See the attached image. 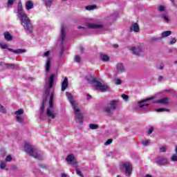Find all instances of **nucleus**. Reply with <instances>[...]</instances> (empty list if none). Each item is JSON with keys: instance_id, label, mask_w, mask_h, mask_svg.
I'll list each match as a JSON object with an SVG mask.
<instances>
[{"instance_id": "nucleus-17", "label": "nucleus", "mask_w": 177, "mask_h": 177, "mask_svg": "<svg viewBox=\"0 0 177 177\" xmlns=\"http://www.w3.org/2000/svg\"><path fill=\"white\" fill-rule=\"evenodd\" d=\"M68 86V79L65 77L62 83V91L64 92V91L67 89Z\"/></svg>"}, {"instance_id": "nucleus-6", "label": "nucleus", "mask_w": 177, "mask_h": 177, "mask_svg": "<svg viewBox=\"0 0 177 177\" xmlns=\"http://www.w3.org/2000/svg\"><path fill=\"white\" fill-rule=\"evenodd\" d=\"M118 107V100H111L104 108V111L108 115H113L114 111Z\"/></svg>"}, {"instance_id": "nucleus-9", "label": "nucleus", "mask_w": 177, "mask_h": 177, "mask_svg": "<svg viewBox=\"0 0 177 177\" xmlns=\"http://www.w3.org/2000/svg\"><path fill=\"white\" fill-rule=\"evenodd\" d=\"M15 114L17 122H19V124H24V120L21 116L23 115V114H24V110L19 109L18 111L15 112Z\"/></svg>"}, {"instance_id": "nucleus-10", "label": "nucleus", "mask_w": 177, "mask_h": 177, "mask_svg": "<svg viewBox=\"0 0 177 177\" xmlns=\"http://www.w3.org/2000/svg\"><path fill=\"white\" fill-rule=\"evenodd\" d=\"M87 27L88 28L100 30L101 32H104V31H106V27L103 26L102 25L96 24H88L87 25Z\"/></svg>"}, {"instance_id": "nucleus-22", "label": "nucleus", "mask_w": 177, "mask_h": 177, "mask_svg": "<svg viewBox=\"0 0 177 177\" xmlns=\"http://www.w3.org/2000/svg\"><path fill=\"white\" fill-rule=\"evenodd\" d=\"M4 38L6 39V41H12L13 39V37L12 35H10V33L9 32H4Z\"/></svg>"}, {"instance_id": "nucleus-33", "label": "nucleus", "mask_w": 177, "mask_h": 177, "mask_svg": "<svg viewBox=\"0 0 177 177\" xmlns=\"http://www.w3.org/2000/svg\"><path fill=\"white\" fill-rule=\"evenodd\" d=\"M75 62L76 63H80V62H81V57L79 55H75Z\"/></svg>"}, {"instance_id": "nucleus-41", "label": "nucleus", "mask_w": 177, "mask_h": 177, "mask_svg": "<svg viewBox=\"0 0 177 177\" xmlns=\"http://www.w3.org/2000/svg\"><path fill=\"white\" fill-rule=\"evenodd\" d=\"M0 113H6V110L0 104Z\"/></svg>"}, {"instance_id": "nucleus-15", "label": "nucleus", "mask_w": 177, "mask_h": 177, "mask_svg": "<svg viewBox=\"0 0 177 177\" xmlns=\"http://www.w3.org/2000/svg\"><path fill=\"white\" fill-rule=\"evenodd\" d=\"M129 50H131L133 52V55H136V56H139L140 53H142V48L140 47H133L130 46L129 47Z\"/></svg>"}, {"instance_id": "nucleus-14", "label": "nucleus", "mask_w": 177, "mask_h": 177, "mask_svg": "<svg viewBox=\"0 0 177 177\" xmlns=\"http://www.w3.org/2000/svg\"><path fill=\"white\" fill-rule=\"evenodd\" d=\"M125 71V66H124V64L122 63H118L116 65V70L115 73L116 74H122Z\"/></svg>"}, {"instance_id": "nucleus-43", "label": "nucleus", "mask_w": 177, "mask_h": 177, "mask_svg": "<svg viewBox=\"0 0 177 177\" xmlns=\"http://www.w3.org/2000/svg\"><path fill=\"white\" fill-rule=\"evenodd\" d=\"M165 8L162 6H160L158 8V10H160V12H162L163 10H165Z\"/></svg>"}, {"instance_id": "nucleus-48", "label": "nucleus", "mask_w": 177, "mask_h": 177, "mask_svg": "<svg viewBox=\"0 0 177 177\" xmlns=\"http://www.w3.org/2000/svg\"><path fill=\"white\" fill-rule=\"evenodd\" d=\"M158 81H162V76H159Z\"/></svg>"}, {"instance_id": "nucleus-28", "label": "nucleus", "mask_w": 177, "mask_h": 177, "mask_svg": "<svg viewBox=\"0 0 177 177\" xmlns=\"http://www.w3.org/2000/svg\"><path fill=\"white\" fill-rule=\"evenodd\" d=\"M6 167V162L1 160L0 162V169H4Z\"/></svg>"}, {"instance_id": "nucleus-38", "label": "nucleus", "mask_w": 177, "mask_h": 177, "mask_svg": "<svg viewBox=\"0 0 177 177\" xmlns=\"http://www.w3.org/2000/svg\"><path fill=\"white\" fill-rule=\"evenodd\" d=\"M122 97L125 102H128V99L129 98V97L125 94L122 95Z\"/></svg>"}, {"instance_id": "nucleus-39", "label": "nucleus", "mask_w": 177, "mask_h": 177, "mask_svg": "<svg viewBox=\"0 0 177 177\" xmlns=\"http://www.w3.org/2000/svg\"><path fill=\"white\" fill-rule=\"evenodd\" d=\"M122 82L120 79H115V85H121Z\"/></svg>"}, {"instance_id": "nucleus-8", "label": "nucleus", "mask_w": 177, "mask_h": 177, "mask_svg": "<svg viewBox=\"0 0 177 177\" xmlns=\"http://www.w3.org/2000/svg\"><path fill=\"white\" fill-rule=\"evenodd\" d=\"M66 160L68 162V165H72V167H77V165H78V161L75 159V156L73 153L68 155Z\"/></svg>"}, {"instance_id": "nucleus-1", "label": "nucleus", "mask_w": 177, "mask_h": 177, "mask_svg": "<svg viewBox=\"0 0 177 177\" xmlns=\"http://www.w3.org/2000/svg\"><path fill=\"white\" fill-rule=\"evenodd\" d=\"M17 16L21 20V24L23 26L24 28L28 31V32H31V29H30V18L27 16V14L23 10V4L21 1L18 3Z\"/></svg>"}, {"instance_id": "nucleus-30", "label": "nucleus", "mask_w": 177, "mask_h": 177, "mask_svg": "<svg viewBox=\"0 0 177 177\" xmlns=\"http://www.w3.org/2000/svg\"><path fill=\"white\" fill-rule=\"evenodd\" d=\"M0 48H1V49H7L8 44H6L2 41H0Z\"/></svg>"}, {"instance_id": "nucleus-16", "label": "nucleus", "mask_w": 177, "mask_h": 177, "mask_svg": "<svg viewBox=\"0 0 177 177\" xmlns=\"http://www.w3.org/2000/svg\"><path fill=\"white\" fill-rule=\"evenodd\" d=\"M65 38H66V26L64 25H62L61 26V34L59 37V39L61 42H63Z\"/></svg>"}, {"instance_id": "nucleus-3", "label": "nucleus", "mask_w": 177, "mask_h": 177, "mask_svg": "<svg viewBox=\"0 0 177 177\" xmlns=\"http://www.w3.org/2000/svg\"><path fill=\"white\" fill-rule=\"evenodd\" d=\"M86 80L88 81V84H92L93 85L94 89L100 91V92H106L109 89V87L107 86V84L102 83L97 80V79L92 76L87 77Z\"/></svg>"}, {"instance_id": "nucleus-26", "label": "nucleus", "mask_w": 177, "mask_h": 177, "mask_svg": "<svg viewBox=\"0 0 177 177\" xmlns=\"http://www.w3.org/2000/svg\"><path fill=\"white\" fill-rule=\"evenodd\" d=\"M96 8V5L87 6L85 7L86 10H94Z\"/></svg>"}, {"instance_id": "nucleus-36", "label": "nucleus", "mask_w": 177, "mask_h": 177, "mask_svg": "<svg viewBox=\"0 0 177 177\" xmlns=\"http://www.w3.org/2000/svg\"><path fill=\"white\" fill-rule=\"evenodd\" d=\"M113 143V140L112 139H109L106 141L104 143L105 146H109V145H111Z\"/></svg>"}, {"instance_id": "nucleus-27", "label": "nucleus", "mask_w": 177, "mask_h": 177, "mask_svg": "<svg viewBox=\"0 0 177 177\" xmlns=\"http://www.w3.org/2000/svg\"><path fill=\"white\" fill-rule=\"evenodd\" d=\"M11 161H13V157H12L11 155H8L6 157L5 162H10Z\"/></svg>"}, {"instance_id": "nucleus-40", "label": "nucleus", "mask_w": 177, "mask_h": 177, "mask_svg": "<svg viewBox=\"0 0 177 177\" xmlns=\"http://www.w3.org/2000/svg\"><path fill=\"white\" fill-rule=\"evenodd\" d=\"M142 145H143V146H149L150 142L149 140H145L142 142Z\"/></svg>"}, {"instance_id": "nucleus-34", "label": "nucleus", "mask_w": 177, "mask_h": 177, "mask_svg": "<svg viewBox=\"0 0 177 177\" xmlns=\"http://www.w3.org/2000/svg\"><path fill=\"white\" fill-rule=\"evenodd\" d=\"M45 102H46V100H43V104H41V107H40V111H41V113H43L44 112V109L45 107Z\"/></svg>"}, {"instance_id": "nucleus-29", "label": "nucleus", "mask_w": 177, "mask_h": 177, "mask_svg": "<svg viewBox=\"0 0 177 177\" xmlns=\"http://www.w3.org/2000/svg\"><path fill=\"white\" fill-rule=\"evenodd\" d=\"M99 128V125L97 124H89V129H97Z\"/></svg>"}, {"instance_id": "nucleus-37", "label": "nucleus", "mask_w": 177, "mask_h": 177, "mask_svg": "<svg viewBox=\"0 0 177 177\" xmlns=\"http://www.w3.org/2000/svg\"><path fill=\"white\" fill-rule=\"evenodd\" d=\"M161 153H165L167 151V147L165 146L161 147L160 149Z\"/></svg>"}, {"instance_id": "nucleus-20", "label": "nucleus", "mask_w": 177, "mask_h": 177, "mask_svg": "<svg viewBox=\"0 0 177 177\" xmlns=\"http://www.w3.org/2000/svg\"><path fill=\"white\" fill-rule=\"evenodd\" d=\"M157 164L158 165H166V164H168V159H167V158L158 159Z\"/></svg>"}, {"instance_id": "nucleus-21", "label": "nucleus", "mask_w": 177, "mask_h": 177, "mask_svg": "<svg viewBox=\"0 0 177 177\" xmlns=\"http://www.w3.org/2000/svg\"><path fill=\"white\" fill-rule=\"evenodd\" d=\"M8 50H10V52H13L14 53H16L17 55H19L20 53H25V52H26V50L24 49L13 50L12 48H8Z\"/></svg>"}, {"instance_id": "nucleus-4", "label": "nucleus", "mask_w": 177, "mask_h": 177, "mask_svg": "<svg viewBox=\"0 0 177 177\" xmlns=\"http://www.w3.org/2000/svg\"><path fill=\"white\" fill-rule=\"evenodd\" d=\"M73 110H74V113L76 117V118H77L78 120V122L80 124L82 123V114L81 113V111L80 110V109H78L77 107V104L75 102V101H74V100H73V95H71V93H70L69 92H66V93Z\"/></svg>"}, {"instance_id": "nucleus-52", "label": "nucleus", "mask_w": 177, "mask_h": 177, "mask_svg": "<svg viewBox=\"0 0 177 177\" xmlns=\"http://www.w3.org/2000/svg\"><path fill=\"white\" fill-rule=\"evenodd\" d=\"M115 48H118V45L115 44Z\"/></svg>"}, {"instance_id": "nucleus-2", "label": "nucleus", "mask_w": 177, "mask_h": 177, "mask_svg": "<svg viewBox=\"0 0 177 177\" xmlns=\"http://www.w3.org/2000/svg\"><path fill=\"white\" fill-rule=\"evenodd\" d=\"M153 99H154V96L139 102L138 110L141 111V113H145L146 107H147V106H149V104H151V103H159L160 104H168V103H169V98H162L159 100L156 101L155 102L151 101L153 100Z\"/></svg>"}, {"instance_id": "nucleus-31", "label": "nucleus", "mask_w": 177, "mask_h": 177, "mask_svg": "<svg viewBox=\"0 0 177 177\" xmlns=\"http://www.w3.org/2000/svg\"><path fill=\"white\" fill-rule=\"evenodd\" d=\"M156 111L158 113H162V111H169V109H164V108H160L156 109Z\"/></svg>"}, {"instance_id": "nucleus-35", "label": "nucleus", "mask_w": 177, "mask_h": 177, "mask_svg": "<svg viewBox=\"0 0 177 177\" xmlns=\"http://www.w3.org/2000/svg\"><path fill=\"white\" fill-rule=\"evenodd\" d=\"M15 3V0H8V3H7V6H12V5H13V3Z\"/></svg>"}, {"instance_id": "nucleus-55", "label": "nucleus", "mask_w": 177, "mask_h": 177, "mask_svg": "<svg viewBox=\"0 0 177 177\" xmlns=\"http://www.w3.org/2000/svg\"><path fill=\"white\" fill-rule=\"evenodd\" d=\"M117 177H121V176H118Z\"/></svg>"}, {"instance_id": "nucleus-46", "label": "nucleus", "mask_w": 177, "mask_h": 177, "mask_svg": "<svg viewBox=\"0 0 177 177\" xmlns=\"http://www.w3.org/2000/svg\"><path fill=\"white\" fill-rule=\"evenodd\" d=\"M162 18L164 19L165 21H167V22L169 21L168 17H167V16L163 15V16H162Z\"/></svg>"}, {"instance_id": "nucleus-50", "label": "nucleus", "mask_w": 177, "mask_h": 177, "mask_svg": "<svg viewBox=\"0 0 177 177\" xmlns=\"http://www.w3.org/2000/svg\"><path fill=\"white\" fill-rule=\"evenodd\" d=\"M91 95L88 94V95H87V99H91Z\"/></svg>"}, {"instance_id": "nucleus-51", "label": "nucleus", "mask_w": 177, "mask_h": 177, "mask_svg": "<svg viewBox=\"0 0 177 177\" xmlns=\"http://www.w3.org/2000/svg\"><path fill=\"white\" fill-rule=\"evenodd\" d=\"M175 151H176V153L177 154V146H176Z\"/></svg>"}, {"instance_id": "nucleus-23", "label": "nucleus", "mask_w": 177, "mask_h": 177, "mask_svg": "<svg viewBox=\"0 0 177 177\" xmlns=\"http://www.w3.org/2000/svg\"><path fill=\"white\" fill-rule=\"evenodd\" d=\"M172 34V32L171 30H167L162 32V38H165L167 37H169Z\"/></svg>"}, {"instance_id": "nucleus-12", "label": "nucleus", "mask_w": 177, "mask_h": 177, "mask_svg": "<svg viewBox=\"0 0 177 177\" xmlns=\"http://www.w3.org/2000/svg\"><path fill=\"white\" fill-rule=\"evenodd\" d=\"M50 52L47 51L44 53V57H47V62L45 65V70L46 73L50 70V58L49 57Z\"/></svg>"}, {"instance_id": "nucleus-24", "label": "nucleus", "mask_w": 177, "mask_h": 177, "mask_svg": "<svg viewBox=\"0 0 177 177\" xmlns=\"http://www.w3.org/2000/svg\"><path fill=\"white\" fill-rule=\"evenodd\" d=\"M100 59L102 62H109V60H110V57L104 54L100 55Z\"/></svg>"}, {"instance_id": "nucleus-49", "label": "nucleus", "mask_w": 177, "mask_h": 177, "mask_svg": "<svg viewBox=\"0 0 177 177\" xmlns=\"http://www.w3.org/2000/svg\"><path fill=\"white\" fill-rule=\"evenodd\" d=\"M162 68H164V64H161V65H160V70H162Z\"/></svg>"}, {"instance_id": "nucleus-11", "label": "nucleus", "mask_w": 177, "mask_h": 177, "mask_svg": "<svg viewBox=\"0 0 177 177\" xmlns=\"http://www.w3.org/2000/svg\"><path fill=\"white\" fill-rule=\"evenodd\" d=\"M54 81H55V74H52L48 79V84L45 87L46 95H49V91H50V88H52L53 85Z\"/></svg>"}, {"instance_id": "nucleus-25", "label": "nucleus", "mask_w": 177, "mask_h": 177, "mask_svg": "<svg viewBox=\"0 0 177 177\" xmlns=\"http://www.w3.org/2000/svg\"><path fill=\"white\" fill-rule=\"evenodd\" d=\"M54 0H43L45 3L46 8H50L52 6V3H53Z\"/></svg>"}, {"instance_id": "nucleus-18", "label": "nucleus", "mask_w": 177, "mask_h": 177, "mask_svg": "<svg viewBox=\"0 0 177 177\" xmlns=\"http://www.w3.org/2000/svg\"><path fill=\"white\" fill-rule=\"evenodd\" d=\"M25 8L26 10H31V9H34V3L31 1H27L25 4Z\"/></svg>"}, {"instance_id": "nucleus-54", "label": "nucleus", "mask_w": 177, "mask_h": 177, "mask_svg": "<svg viewBox=\"0 0 177 177\" xmlns=\"http://www.w3.org/2000/svg\"><path fill=\"white\" fill-rule=\"evenodd\" d=\"M78 28L80 29V28H83L82 27H81V26H80V27H78Z\"/></svg>"}, {"instance_id": "nucleus-42", "label": "nucleus", "mask_w": 177, "mask_h": 177, "mask_svg": "<svg viewBox=\"0 0 177 177\" xmlns=\"http://www.w3.org/2000/svg\"><path fill=\"white\" fill-rule=\"evenodd\" d=\"M170 44L171 45H173V44H176V39L175 38L171 39Z\"/></svg>"}, {"instance_id": "nucleus-53", "label": "nucleus", "mask_w": 177, "mask_h": 177, "mask_svg": "<svg viewBox=\"0 0 177 177\" xmlns=\"http://www.w3.org/2000/svg\"><path fill=\"white\" fill-rule=\"evenodd\" d=\"M171 2H172V3H174V0H170Z\"/></svg>"}, {"instance_id": "nucleus-13", "label": "nucleus", "mask_w": 177, "mask_h": 177, "mask_svg": "<svg viewBox=\"0 0 177 177\" xmlns=\"http://www.w3.org/2000/svg\"><path fill=\"white\" fill-rule=\"evenodd\" d=\"M122 167L126 169V175H131V173L132 172V165H131V163H122Z\"/></svg>"}, {"instance_id": "nucleus-44", "label": "nucleus", "mask_w": 177, "mask_h": 177, "mask_svg": "<svg viewBox=\"0 0 177 177\" xmlns=\"http://www.w3.org/2000/svg\"><path fill=\"white\" fill-rule=\"evenodd\" d=\"M76 172L79 176L82 177V173L81 172V171L76 169Z\"/></svg>"}, {"instance_id": "nucleus-45", "label": "nucleus", "mask_w": 177, "mask_h": 177, "mask_svg": "<svg viewBox=\"0 0 177 177\" xmlns=\"http://www.w3.org/2000/svg\"><path fill=\"white\" fill-rule=\"evenodd\" d=\"M153 131H154L153 127H150L148 131V133H153Z\"/></svg>"}, {"instance_id": "nucleus-5", "label": "nucleus", "mask_w": 177, "mask_h": 177, "mask_svg": "<svg viewBox=\"0 0 177 177\" xmlns=\"http://www.w3.org/2000/svg\"><path fill=\"white\" fill-rule=\"evenodd\" d=\"M24 151L29 156H31L35 158H38V160H41V156H39V154H38V152H37L35 147H34V145H31L30 142L25 143Z\"/></svg>"}, {"instance_id": "nucleus-7", "label": "nucleus", "mask_w": 177, "mask_h": 177, "mask_svg": "<svg viewBox=\"0 0 177 177\" xmlns=\"http://www.w3.org/2000/svg\"><path fill=\"white\" fill-rule=\"evenodd\" d=\"M55 97V93H51L49 101V106L46 111V115L50 118H55L56 115L55 114V106L53 105V99Z\"/></svg>"}, {"instance_id": "nucleus-47", "label": "nucleus", "mask_w": 177, "mask_h": 177, "mask_svg": "<svg viewBox=\"0 0 177 177\" xmlns=\"http://www.w3.org/2000/svg\"><path fill=\"white\" fill-rule=\"evenodd\" d=\"M61 177H68V176L64 173L62 174Z\"/></svg>"}, {"instance_id": "nucleus-19", "label": "nucleus", "mask_w": 177, "mask_h": 177, "mask_svg": "<svg viewBox=\"0 0 177 177\" xmlns=\"http://www.w3.org/2000/svg\"><path fill=\"white\" fill-rule=\"evenodd\" d=\"M139 25L138 23H133L132 24L131 28H130V31H133L134 32H139Z\"/></svg>"}, {"instance_id": "nucleus-32", "label": "nucleus", "mask_w": 177, "mask_h": 177, "mask_svg": "<svg viewBox=\"0 0 177 177\" xmlns=\"http://www.w3.org/2000/svg\"><path fill=\"white\" fill-rule=\"evenodd\" d=\"M171 161L177 162V155L173 154L171 158Z\"/></svg>"}]
</instances>
